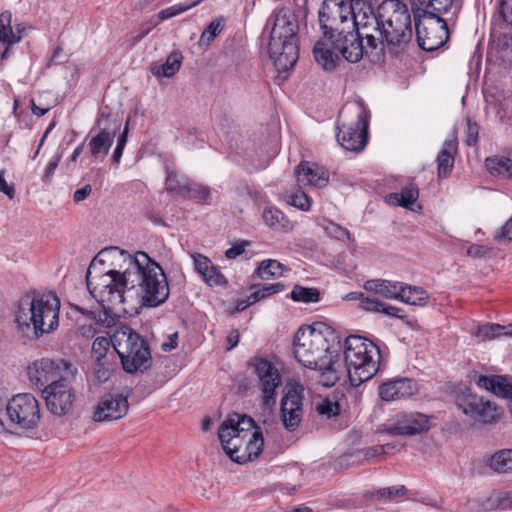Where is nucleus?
I'll return each mask as SVG.
<instances>
[{"mask_svg":"<svg viewBox=\"0 0 512 512\" xmlns=\"http://www.w3.org/2000/svg\"><path fill=\"white\" fill-rule=\"evenodd\" d=\"M341 348L338 333L323 322L300 327L294 337L295 358L304 367L319 371L326 378V386L338 380L336 365Z\"/></svg>","mask_w":512,"mask_h":512,"instance_id":"1","label":"nucleus"},{"mask_svg":"<svg viewBox=\"0 0 512 512\" xmlns=\"http://www.w3.org/2000/svg\"><path fill=\"white\" fill-rule=\"evenodd\" d=\"M128 267L125 269L126 281L130 284V295L135 294L142 304L157 307L169 297V285L163 269L145 252L126 255Z\"/></svg>","mask_w":512,"mask_h":512,"instance_id":"2","label":"nucleus"},{"mask_svg":"<svg viewBox=\"0 0 512 512\" xmlns=\"http://www.w3.org/2000/svg\"><path fill=\"white\" fill-rule=\"evenodd\" d=\"M218 435L224 451L236 463L244 464L262 452L263 435L251 417L239 414L228 417Z\"/></svg>","mask_w":512,"mask_h":512,"instance_id":"3","label":"nucleus"},{"mask_svg":"<svg viewBox=\"0 0 512 512\" xmlns=\"http://www.w3.org/2000/svg\"><path fill=\"white\" fill-rule=\"evenodd\" d=\"M270 31L269 54L279 71L294 67L299 57L298 21L288 8L273 11L266 22Z\"/></svg>","mask_w":512,"mask_h":512,"instance_id":"4","label":"nucleus"},{"mask_svg":"<svg viewBox=\"0 0 512 512\" xmlns=\"http://www.w3.org/2000/svg\"><path fill=\"white\" fill-rule=\"evenodd\" d=\"M363 18L366 19L363 28L372 26L379 31L394 52L403 49L411 41L410 13L406 4L400 0H385L378 8V16L371 14L364 15Z\"/></svg>","mask_w":512,"mask_h":512,"instance_id":"5","label":"nucleus"},{"mask_svg":"<svg viewBox=\"0 0 512 512\" xmlns=\"http://www.w3.org/2000/svg\"><path fill=\"white\" fill-rule=\"evenodd\" d=\"M98 264L103 265L101 260L95 258L87 270L86 282L90 294L105 310L127 312L124 305L133 295H130L125 271L100 270Z\"/></svg>","mask_w":512,"mask_h":512,"instance_id":"6","label":"nucleus"},{"mask_svg":"<svg viewBox=\"0 0 512 512\" xmlns=\"http://www.w3.org/2000/svg\"><path fill=\"white\" fill-rule=\"evenodd\" d=\"M60 300L52 292L37 294L21 302L16 313L18 330L26 336L39 337L59 324Z\"/></svg>","mask_w":512,"mask_h":512,"instance_id":"7","label":"nucleus"},{"mask_svg":"<svg viewBox=\"0 0 512 512\" xmlns=\"http://www.w3.org/2000/svg\"><path fill=\"white\" fill-rule=\"evenodd\" d=\"M345 363L349 381L357 387L370 380L380 367V350L369 339L350 335L345 339Z\"/></svg>","mask_w":512,"mask_h":512,"instance_id":"8","label":"nucleus"},{"mask_svg":"<svg viewBox=\"0 0 512 512\" xmlns=\"http://www.w3.org/2000/svg\"><path fill=\"white\" fill-rule=\"evenodd\" d=\"M112 347L120 357L123 369L128 373L143 372L151 365L147 342L128 326L116 330L112 336Z\"/></svg>","mask_w":512,"mask_h":512,"instance_id":"9","label":"nucleus"},{"mask_svg":"<svg viewBox=\"0 0 512 512\" xmlns=\"http://www.w3.org/2000/svg\"><path fill=\"white\" fill-rule=\"evenodd\" d=\"M369 112L361 103L346 106L338 121V143L347 151L359 152L364 149L368 136Z\"/></svg>","mask_w":512,"mask_h":512,"instance_id":"10","label":"nucleus"},{"mask_svg":"<svg viewBox=\"0 0 512 512\" xmlns=\"http://www.w3.org/2000/svg\"><path fill=\"white\" fill-rule=\"evenodd\" d=\"M319 22L324 37L342 36L351 29L366 30L349 0H324L319 10Z\"/></svg>","mask_w":512,"mask_h":512,"instance_id":"11","label":"nucleus"},{"mask_svg":"<svg viewBox=\"0 0 512 512\" xmlns=\"http://www.w3.org/2000/svg\"><path fill=\"white\" fill-rule=\"evenodd\" d=\"M5 415L7 423L0 416V433L33 429L40 421L38 400L30 393L16 394L7 402Z\"/></svg>","mask_w":512,"mask_h":512,"instance_id":"12","label":"nucleus"},{"mask_svg":"<svg viewBox=\"0 0 512 512\" xmlns=\"http://www.w3.org/2000/svg\"><path fill=\"white\" fill-rule=\"evenodd\" d=\"M440 15L414 12L417 41L425 51L437 50L449 39L447 22Z\"/></svg>","mask_w":512,"mask_h":512,"instance_id":"13","label":"nucleus"},{"mask_svg":"<svg viewBox=\"0 0 512 512\" xmlns=\"http://www.w3.org/2000/svg\"><path fill=\"white\" fill-rule=\"evenodd\" d=\"M255 386L260 392L261 406L273 407L276 404L277 390L282 384V377L277 367L266 359H257L253 365Z\"/></svg>","mask_w":512,"mask_h":512,"instance_id":"14","label":"nucleus"},{"mask_svg":"<svg viewBox=\"0 0 512 512\" xmlns=\"http://www.w3.org/2000/svg\"><path fill=\"white\" fill-rule=\"evenodd\" d=\"M455 404L465 415L482 423H493L501 415L496 404L472 395L470 389L466 387L455 392Z\"/></svg>","mask_w":512,"mask_h":512,"instance_id":"15","label":"nucleus"},{"mask_svg":"<svg viewBox=\"0 0 512 512\" xmlns=\"http://www.w3.org/2000/svg\"><path fill=\"white\" fill-rule=\"evenodd\" d=\"M47 409L56 416L66 415L73 406L75 392L67 377L59 379L53 384H48L42 390Z\"/></svg>","mask_w":512,"mask_h":512,"instance_id":"16","label":"nucleus"},{"mask_svg":"<svg viewBox=\"0 0 512 512\" xmlns=\"http://www.w3.org/2000/svg\"><path fill=\"white\" fill-rule=\"evenodd\" d=\"M70 367L71 365L64 360L55 361L42 358L28 366L29 380L43 390L48 384H53L65 377Z\"/></svg>","mask_w":512,"mask_h":512,"instance_id":"17","label":"nucleus"},{"mask_svg":"<svg viewBox=\"0 0 512 512\" xmlns=\"http://www.w3.org/2000/svg\"><path fill=\"white\" fill-rule=\"evenodd\" d=\"M304 386L300 383L290 384L287 392L281 401V418L284 426L290 430H295L303 416L302 400Z\"/></svg>","mask_w":512,"mask_h":512,"instance_id":"18","label":"nucleus"},{"mask_svg":"<svg viewBox=\"0 0 512 512\" xmlns=\"http://www.w3.org/2000/svg\"><path fill=\"white\" fill-rule=\"evenodd\" d=\"M430 428V419L419 412H402L396 415L394 423L385 426L384 431L391 436H413Z\"/></svg>","mask_w":512,"mask_h":512,"instance_id":"19","label":"nucleus"},{"mask_svg":"<svg viewBox=\"0 0 512 512\" xmlns=\"http://www.w3.org/2000/svg\"><path fill=\"white\" fill-rule=\"evenodd\" d=\"M128 408L129 404L125 396L107 394L96 405L93 419L97 422L118 420L127 414Z\"/></svg>","mask_w":512,"mask_h":512,"instance_id":"20","label":"nucleus"},{"mask_svg":"<svg viewBox=\"0 0 512 512\" xmlns=\"http://www.w3.org/2000/svg\"><path fill=\"white\" fill-rule=\"evenodd\" d=\"M335 47L348 62L356 63L367 53L362 43L360 30L351 29L342 36H336Z\"/></svg>","mask_w":512,"mask_h":512,"instance_id":"21","label":"nucleus"},{"mask_svg":"<svg viewBox=\"0 0 512 512\" xmlns=\"http://www.w3.org/2000/svg\"><path fill=\"white\" fill-rule=\"evenodd\" d=\"M296 181L302 188L306 187H325L329 176L323 167L311 162H301L296 171Z\"/></svg>","mask_w":512,"mask_h":512,"instance_id":"22","label":"nucleus"},{"mask_svg":"<svg viewBox=\"0 0 512 512\" xmlns=\"http://www.w3.org/2000/svg\"><path fill=\"white\" fill-rule=\"evenodd\" d=\"M416 392L417 384L408 378L389 380L379 387V396L387 402L410 397Z\"/></svg>","mask_w":512,"mask_h":512,"instance_id":"23","label":"nucleus"},{"mask_svg":"<svg viewBox=\"0 0 512 512\" xmlns=\"http://www.w3.org/2000/svg\"><path fill=\"white\" fill-rule=\"evenodd\" d=\"M475 381L478 387L490 391L498 397L509 398V408L512 413V377L479 375Z\"/></svg>","mask_w":512,"mask_h":512,"instance_id":"24","label":"nucleus"},{"mask_svg":"<svg viewBox=\"0 0 512 512\" xmlns=\"http://www.w3.org/2000/svg\"><path fill=\"white\" fill-rule=\"evenodd\" d=\"M334 50L335 39L329 36L318 41L313 49L316 62L326 71H333L337 66L338 55Z\"/></svg>","mask_w":512,"mask_h":512,"instance_id":"25","label":"nucleus"},{"mask_svg":"<svg viewBox=\"0 0 512 512\" xmlns=\"http://www.w3.org/2000/svg\"><path fill=\"white\" fill-rule=\"evenodd\" d=\"M404 284L405 283L402 282H392L388 280L376 279L366 281L364 288L365 290L374 292L383 298L400 301V296L403 293Z\"/></svg>","mask_w":512,"mask_h":512,"instance_id":"26","label":"nucleus"},{"mask_svg":"<svg viewBox=\"0 0 512 512\" xmlns=\"http://www.w3.org/2000/svg\"><path fill=\"white\" fill-rule=\"evenodd\" d=\"M457 151V139L455 136L444 141L442 149L437 157L438 176L446 178L454 167V155Z\"/></svg>","mask_w":512,"mask_h":512,"instance_id":"27","label":"nucleus"},{"mask_svg":"<svg viewBox=\"0 0 512 512\" xmlns=\"http://www.w3.org/2000/svg\"><path fill=\"white\" fill-rule=\"evenodd\" d=\"M12 15L9 11L0 14V50L9 52V48L21 40L20 29L14 32L11 27Z\"/></svg>","mask_w":512,"mask_h":512,"instance_id":"28","label":"nucleus"},{"mask_svg":"<svg viewBox=\"0 0 512 512\" xmlns=\"http://www.w3.org/2000/svg\"><path fill=\"white\" fill-rule=\"evenodd\" d=\"M115 133L101 129L95 136H88L90 153L95 158H104L113 144Z\"/></svg>","mask_w":512,"mask_h":512,"instance_id":"29","label":"nucleus"},{"mask_svg":"<svg viewBox=\"0 0 512 512\" xmlns=\"http://www.w3.org/2000/svg\"><path fill=\"white\" fill-rule=\"evenodd\" d=\"M414 12L429 14H446L451 9L460 7L454 0H413Z\"/></svg>","mask_w":512,"mask_h":512,"instance_id":"30","label":"nucleus"},{"mask_svg":"<svg viewBox=\"0 0 512 512\" xmlns=\"http://www.w3.org/2000/svg\"><path fill=\"white\" fill-rule=\"evenodd\" d=\"M474 335L483 340H493L502 336H512V324L500 325L488 323L478 325L475 328Z\"/></svg>","mask_w":512,"mask_h":512,"instance_id":"31","label":"nucleus"},{"mask_svg":"<svg viewBox=\"0 0 512 512\" xmlns=\"http://www.w3.org/2000/svg\"><path fill=\"white\" fill-rule=\"evenodd\" d=\"M418 196V189L413 184H409L403 187L400 193H391L386 199L391 205L411 208L418 199Z\"/></svg>","mask_w":512,"mask_h":512,"instance_id":"32","label":"nucleus"},{"mask_svg":"<svg viewBox=\"0 0 512 512\" xmlns=\"http://www.w3.org/2000/svg\"><path fill=\"white\" fill-rule=\"evenodd\" d=\"M182 59L180 52L173 51L167 56L165 63L153 66L151 72L156 77H172L180 69Z\"/></svg>","mask_w":512,"mask_h":512,"instance_id":"33","label":"nucleus"},{"mask_svg":"<svg viewBox=\"0 0 512 512\" xmlns=\"http://www.w3.org/2000/svg\"><path fill=\"white\" fill-rule=\"evenodd\" d=\"M262 216L265 224L274 230L288 231L292 228V223L289 219L275 207H267L263 211Z\"/></svg>","mask_w":512,"mask_h":512,"instance_id":"34","label":"nucleus"},{"mask_svg":"<svg viewBox=\"0 0 512 512\" xmlns=\"http://www.w3.org/2000/svg\"><path fill=\"white\" fill-rule=\"evenodd\" d=\"M428 293L417 286H410L404 284L403 293L400 296V301L409 305L425 306L428 304Z\"/></svg>","mask_w":512,"mask_h":512,"instance_id":"35","label":"nucleus"},{"mask_svg":"<svg viewBox=\"0 0 512 512\" xmlns=\"http://www.w3.org/2000/svg\"><path fill=\"white\" fill-rule=\"evenodd\" d=\"M487 170L492 174L512 178V159L505 156L488 157L485 160Z\"/></svg>","mask_w":512,"mask_h":512,"instance_id":"36","label":"nucleus"},{"mask_svg":"<svg viewBox=\"0 0 512 512\" xmlns=\"http://www.w3.org/2000/svg\"><path fill=\"white\" fill-rule=\"evenodd\" d=\"M489 466L498 473L512 472V449L496 452L489 460Z\"/></svg>","mask_w":512,"mask_h":512,"instance_id":"37","label":"nucleus"},{"mask_svg":"<svg viewBox=\"0 0 512 512\" xmlns=\"http://www.w3.org/2000/svg\"><path fill=\"white\" fill-rule=\"evenodd\" d=\"M286 268L284 265L277 260L267 259L263 260L258 268L257 274L262 280H269L272 277H280L283 275Z\"/></svg>","mask_w":512,"mask_h":512,"instance_id":"38","label":"nucleus"},{"mask_svg":"<svg viewBox=\"0 0 512 512\" xmlns=\"http://www.w3.org/2000/svg\"><path fill=\"white\" fill-rule=\"evenodd\" d=\"M290 298L295 302L317 303L320 301V292L316 288L295 285L291 291Z\"/></svg>","mask_w":512,"mask_h":512,"instance_id":"39","label":"nucleus"},{"mask_svg":"<svg viewBox=\"0 0 512 512\" xmlns=\"http://www.w3.org/2000/svg\"><path fill=\"white\" fill-rule=\"evenodd\" d=\"M189 178L175 172L168 173L166 178V189L175 195L183 196L187 193Z\"/></svg>","mask_w":512,"mask_h":512,"instance_id":"40","label":"nucleus"},{"mask_svg":"<svg viewBox=\"0 0 512 512\" xmlns=\"http://www.w3.org/2000/svg\"><path fill=\"white\" fill-rule=\"evenodd\" d=\"M199 3H200V0L185 1L182 3L174 4L170 7H167L165 9H162L161 11H159L158 14L156 15V18L159 22L168 20L172 17H175V16L197 6Z\"/></svg>","mask_w":512,"mask_h":512,"instance_id":"41","label":"nucleus"},{"mask_svg":"<svg viewBox=\"0 0 512 512\" xmlns=\"http://www.w3.org/2000/svg\"><path fill=\"white\" fill-rule=\"evenodd\" d=\"M184 197L195 199L200 202L210 203L211 189L208 186L202 185L189 179L187 193L184 195Z\"/></svg>","mask_w":512,"mask_h":512,"instance_id":"42","label":"nucleus"},{"mask_svg":"<svg viewBox=\"0 0 512 512\" xmlns=\"http://www.w3.org/2000/svg\"><path fill=\"white\" fill-rule=\"evenodd\" d=\"M224 28L222 18H216L204 29L199 39V46H208Z\"/></svg>","mask_w":512,"mask_h":512,"instance_id":"43","label":"nucleus"},{"mask_svg":"<svg viewBox=\"0 0 512 512\" xmlns=\"http://www.w3.org/2000/svg\"><path fill=\"white\" fill-rule=\"evenodd\" d=\"M321 227L323 228L325 233L331 238L340 241H347L350 238V233L346 228L340 226L337 223H334L329 219H323L321 222Z\"/></svg>","mask_w":512,"mask_h":512,"instance_id":"44","label":"nucleus"},{"mask_svg":"<svg viewBox=\"0 0 512 512\" xmlns=\"http://www.w3.org/2000/svg\"><path fill=\"white\" fill-rule=\"evenodd\" d=\"M315 410L319 415L331 418L339 414L340 406L335 400L323 398L315 402Z\"/></svg>","mask_w":512,"mask_h":512,"instance_id":"45","label":"nucleus"},{"mask_svg":"<svg viewBox=\"0 0 512 512\" xmlns=\"http://www.w3.org/2000/svg\"><path fill=\"white\" fill-rule=\"evenodd\" d=\"M112 345V338L97 337L92 344V356L100 363L106 356L107 351Z\"/></svg>","mask_w":512,"mask_h":512,"instance_id":"46","label":"nucleus"},{"mask_svg":"<svg viewBox=\"0 0 512 512\" xmlns=\"http://www.w3.org/2000/svg\"><path fill=\"white\" fill-rule=\"evenodd\" d=\"M311 202V199L304 192L297 191L287 196V203L301 211H308Z\"/></svg>","mask_w":512,"mask_h":512,"instance_id":"47","label":"nucleus"},{"mask_svg":"<svg viewBox=\"0 0 512 512\" xmlns=\"http://www.w3.org/2000/svg\"><path fill=\"white\" fill-rule=\"evenodd\" d=\"M202 278L209 286H222L226 284L225 277L213 264L202 275Z\"/></svg>","mask_w":512,"mask_h":512,"instance_id":"48","label":"nucleus"},{"mask_svg":"<svg viewBox=\"0 0 512 512\" xmlns=\"http://www.w3.org/2000/svg\"><path fill=\"white\" fill-rule=\"evenodd\" d=\"M81 313L86 314L88 319L91 320L89 324L79 325V332L86 338H92L97 333L98 324L95 322V313L92 311L85 312L83 309H79Z\"/></svg>","mask_w":512,"mask_h":512,"instance_id":"49","label":"nucleus"},{"mask_svg":"<svg viewBox=\"0 0 512 512\" xmlns=\"http://www.w3.org/2000/svg\"><path fill=\"white\" fill-rule=\"evenodd\" d=\"M159 24V21L156 17H152L147 22L143 23L138 30L135 32V35L133 36L134 42L141 41L146 35L149 34L150 31H152L157 25Z\"/></svg>","mask_w":512,"mask_h":512,"instance_id":"50","label":"nucleus"},{"mask_svg":"<svg viewBox=\"0 0 512 512\" xmlns=\"http://www.w3.org/2000/svg\"><path fill=\"white\" fill-rule=\"evenodd\" d=\"M254 288H255V290L253 292H251L250 295H248L245 298H241V299L237 300L236 306H235L236 311H238V312L244 311L250 305L262 300L257 288L256 287H254Z\"/></svg>","mask_w":512,"mask_h":512,"instance_id":"51","label":"nucleus"},{"mask_svg":"<svg viewBox=\"0 0 512 512\" xmlns=\"http://www.w3.org/2000/svg\"><path fill=\"white\" fill-rule=\"evenodd\" d=\"M406 493V488L403 485L382 488L377 491V495L381 498L393 499L396 497H402Z\"/></svg>","mask_w":512,"mask_h":512,"instance_id":"52","label":"nucleus"},{"mask_svg":"<svg viewBox=\"0 0 512 512\" xmlns=\"http://www.w3.org/2000/svg\"><path fill=\"white\" fill-rule=\"evenodd\" d=\"M492 252V248L480 245V244H472L467 248L466 254L472 258H485L489 256Z\"/></svg>","mask_w":512,"mask_h":512,"instance_id":"53","label":"nucleus"},{"mask_svg":"<svg viewBox=\"0 0 512 512\" xmlns=\"http://www.w3.org/2000/svg\"><path fill=\"white\" fill-rule=\"evenodd\" d=\"M194 263L195 270L202 276L207 269L210 267L212 262L210 259L202 254H192L191 255Z\"/></svg>","mask_w":512,"mask_h":512,"instance_id":"54","label":"nucleus"},{"mask_svg":"<svg viewBox=\"0 0 512 512\" xmlns=\"http://www.w3.org/2000/svg\"><path fill=\"white\" fill-rule=\"evenodd\" d=\"M127 133H128V128L125 127L123 133L118 138L117 145H116V148H115L114 154H113V161L116 164H118L121 160L123 150H124V147L127 142Z\"/></svg>","mask_w":512,"mask_h":512,"instance_id":"55","label":"nucleus"},{"mask_svg":"<svg viewBox=\"0 0 512 512\" xmlns=\"http://www.w3.org/2000/svg\"><path fill=\"white\" fill-rule=\"evenodd\" d=\"M382 303L375 298L365 297L361 301V307L371 312H381Z\"/></svg>","mask_w":512,"mask_h":512,"instance_id":"56","label":"nucleus"},{"mask_svg":"<svg viewBox=\"0 0 512 512\" xmlns=\"http://www.w3.org/2000/svg\"><path fill=\"white\" fill-rule=\"evenodd\" d=\"M495 238L512 241V217L497 231Z\"/></svg>","mask_w":512,"mask_h":512,"instance_id":"57","label":"nucleus"},{"mask_svg":"<svg viewBox=\"0 0 512 512\" xmlns=\"http://www.w3.org/2000/svg\"><path fill=\"white\" fill-rule=\"evenodd\" d=\"M500 12L504 20L512 26V0H500Z\"/></svg>","mask_w":512,"mask_h":512,"instance_id":"58","label":"nucleus"},{"mask_svg":"<svg viewBox=\"0 0 512 512\" xmlns=\"http://www.w3.org/2000/svg\"><path fill=\"white\" fill-rule=\"evenodd\" d=\"M381 312L396 318H403L405 316L403 309L386 303H382Z\"/></svg>","mask_w":512,"mask_h":512,"instance_id":"59","label":"nucleus"},{"mask_svg":"<svg viewBox=\"0 0 512 512\" xmlns=\"http://www.w3.org/2000/svg\"><path fill=\"white\" fill-rule=\"evenodd\" d=\"M92 192L90 184L84 185L82 188L77 189L73 194V200L75 203H80L85 200Z\"/></svg>","mask_w":512,"mask_h":512,"instance_id":"60","label":"nucleus"},{"mask_svg":"<svg viewBox=\"0 0 512 512\" xmlns=\"http://www.w3.org/2000/svg\"><path fill=\"white\" fill-rule=\"evenodd\" d=\"M4 174L5 172L0 170V192L4 193L6 196L12 199L15 194V189L12 185L7 184L4 178Z\"/></svg>","mask_w":512,"mask_h":512,"instance_id":"61","label":"nucleus"},{"mask_svg":"<svg viewBox=\"0 0 512 512\" xmlns=\"http://www.w3.org/2000/svg\"><path fill=\"white\" fill-rule=\"evenodd\" d=\"M245 251V244L244 243H237L226 250L225 256L228 259H235L239 255H241Z\"/></svg>","mask_w":512,"mask_h":512,"instance_id":"62","label":"nucleus"},{"mask_svg":"<svg viewBox=\"0 0 512 512\" xmlns=\"http://www.w3.org/2000/svg\"><path fill=\"white\" fill-rule=\"evenodd\" d=\"M385 447H386V445H376L373 447H369V448L365 449L364 455L368 459L382 455L385 453Z\"/></svg>","mask_w":512,"mask_h":512,"instance_id":"63","label":"nucleus"},{"mask_svg":"<svg viewBox=\"0 0 512 512\" xmlns=\"http://www.w3.org/2000/svg\"><path fill=\"white\" fill-rule=\"evenodd\" d=\"M498 502L502 509L512 508V491L502 493L498 498Z\"/></svg>","mask_w":512,"mask_h":512,"instance_id":"64","label":"nucleus"}]
</instances>
